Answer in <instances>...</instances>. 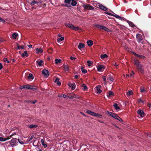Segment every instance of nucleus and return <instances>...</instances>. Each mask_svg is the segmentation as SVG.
Instances as JSON below:
<instances>
[{
  "instance_id": "nucleus-1",
  "label": "nucleus",
  "mask_w": 151,
  "mask_h": 151,
  "mask_svg": "<svg viewBox=\"0 0 151 151\" xmlns=\"http://www.w3.org/2000/svg\"><path fill=\"white\" fill-rule=\"evenodd\" d=\"M18 142L16 138H13L9 142H6L5 143V145L7 147H14L17 145Z\"/></svg>"
},
{
  "instance_id": "nucleus-2",
  "label": "nucleus",
  "mask_w": 151,
  "mask_h": 151,
  "mask_svg": "<svg viewBox=\"0 0 151 151\" xmlns=\"http://www.w3.org/2000/svg\"><path fill=\"white\" fill-rule=\"evenodd\" d=\"M134 63L136 65L138 70H139L141 73H143L144 72L143 68L140 63L137 60L134 59Z\"/></svg>"
},
{
  "instance_id": "nucleus-3",
  "label": "nucleus",
  "mask_w": 151,
  "mask_h": 151,
  "mask_svg": "<svg viewBox=\"0 0 151 151\" xmlns=\"http://www.w3.org/2000/svg\"><path fill=\"white\" fill-rule=\"evenodd\" d=\"M95 26L100 29H103L108 32H112L111 30L108 29L106 27L103 25L99 24H95Z\"/></svg>"
},
{
  "instance_id": "nucleus-4",
  "label": "nucleus",
  "mask_w": 151,
  "mask_h": 151,
  "mask_svg": "<svg viewBox=\"0 0 151 151\" xmlns=\"http://www.w3.org/2000/svg\"><path fill=\"white\" fill-rule=\"evenodd\" d=\"M137 40L139 43L143 44L142 42L143 38L142 35L140 34H137L136 35Z\"/></svg>"
},
{
  "instance_id": "nucleus-5",
  "label": "nucleus",
  "mask_w": 151,
  "mask_h": 151,
  "mask_svg": "<svg viewBox=\"0 0 151 151\" xmlns=\"http://www.w3.org/2000/svg\"><path fill=\"white\" fill-rule=\"evenodd\" d=\"M107 14L109 15H111L112 16H114L116 17V18L120 20H122L124 19V18L116 14H111V13H109V12H106V13Z\"/></svg>"
},
{
  "instance_id": "nucleus-6",
  "label": "nucleus",
  "mask_w": 151,
  "mask_h": 151,
  "mask_svg": "<svg viewBox=\"0 0 151 151\" xmlns=\"http://www.w3.org/2000/svg\"><path fill=\"white\" fill-rule=\"evenodd\" d=\"M42 73L46 77H48L49 76V72L46 70H43L42 71Z\"/></svg>"
},
{
  "instance_id": "nucleus-7",
  "label": "nucleus",
  "mask_w": 151,
  "mask_h": 151,
  "mask_svg": "<svg viewBox=\"0 0 151 151\" xmlns=\"http://www.w3.org/2000/svg\"><path fill=\"white\" fill-rule=\"evenodd\" d=\"M83 7H84L85 9L88 10H91L93 9V7L88 4L83 5Z\"/></svg>"
},
{
  "instance_id": "nucleus-8",
  "label": "nucleus",
  "mask_w": 151,
  "mask_h": 151,
  "mask_svg": "<svg viewBox=\"0 0 151 151\" xmlns=\"http://www.w3.org/2000/svg\"><path fill=\"white\" fill-rule=\"evenodd\" d=\"M65 25L67 27H69L71 29H73V28L74 26L73 25L69 23H65Z\"/></svg>"
},
{
  "instance_id": "nucleus-9",
  "label": "nucleus",
  "mask_w": 151,
  "mask_h": 151,
  "mask_svg": "<svg viewBox=\"0 0 151 151\" xmlns=\"http://www.w3.org/2000/svg\"><path fill=\"white\" fill-rule=\"evenodd\" d=\"M137 113L140 115L141 117H143L144 116V113L142 110L139 109L137 111Z\"/></svg>"
},
{
  "instance_id": "nucleus-10",
  "label": "nucleus",
  "mask_w": 151,
  "mask_h": 151,
  "mask_svg": "<svg viewBox=\"0 0 151 151\" xmlns=\"http://www.w3.org/2000/svg\"><path fill=\"white\" fill-rule=\"evenodd\" d=\"M104 66L100 65L97 66V70L99 72H102V69L103 68L104 69Z\"/></svg>"
},
{
  "instance_id": "nucleus-11",
  "label": "nucleus",
  "mask_w": 151,
  "mask_h": 151,
  "mask_svg": "<svg viewBox=\"0 0 151 151\" xmlns=\"http://www.w3.org/2000/svg\"><path fill=\"white\" fill-rule=\"evenodd\" d=\"M100 8L104 11H107V8H106L105 6H103L101 4H99V5Z\"/></svg>"
},
{
  "instance_id": "nucleus-12",
  "label": "nucleus",
  "mask_w": 151,
  "mask_h": 151,
  "mask_svg": "<svg viewBox=\"0 0 151 151\" xmlns=\"http://www.w3.org/2000/svg\"><path fill=\"white\" fill-rule=\"evenodd\" d=\"M68 86L69 87L72 88L71 89L74 90L75 88L76 85L74 83H71L70 82H69L68 83Z\"/></svg>"
},
{
  "instance_id": "nucleus-13",
  "label": "nucleus",
  "mask_w": 151,
  "mask_h": 151,
  "mask_svg": "<svg viewBox=\"0 0 151 151\" xmlns=\"http://www.w3.org/2000/svg\"><path fill=\"white\" fill-rule=\"evenodd\" d=\"M101 87V86L99 85H98L96 87L97 92L98 93H101L102 91L100 89Z\"/></svg>"
},
{
  "instance_id": "nucleus-14",
  "label": "nucleus",
  "mask_w": 151,
  "mask_h": 151,
  "mask_svg": "<svg viewBox=\"0 0 151 151\" xmlns=\"http://www.w3.org/2000/svg\"><path fill=\"white\" fill-rule=\"evenodd\" d=\"M24 88L26 89H36L35 88H33L32 86L29 85H24Z\"/></svg>"
},
{
  "instance_id": "nucleus-15",
  "label": "nucleus",
  "mask_w": 151,
  "mask_h": 151,
  "mask_svg": "<svg viewBox=\"0 0 151 151\" xmlns=\"http://www.w3.org/2000/svg\"><path fill=\"white\" fill-rule=\"evenodd\" d=\"M43 62V61L42 60L40 61L37 60L36 61V63H37L38 65L40 67L42 66V63Z\"/></svg>"
},
{
  "instance_id": "nucleus-16",
  "label": "nucleus",
  "mask_w": 151,
  "mask_h": 151,
  "mask_svg": "<svg viewBox=\"0 0 151 151\" xmlns=\"http://www.w3.org/2000/svg\"><path fill=\"white\" fill-rule=\"evenodd\" d=\"M86 112L90 114L91 115L93 116H94V115H95V113L92 111H91L90 110H87L86 111Z\"/></svg>"
},
{
  "instance_id": "nucleus-17",
  "label": "nucleus",
  "mask_w": 151,
  "mask_h": 151,
  "mask_svg": "<svg viewBox=\"0 0 151 151\" xmlns=\"http://www.w3.org/2000/svg\"><path fill=\"white\" fill-rule=\"evenodd\" d=\"M114 95V93L111 91H109L108 93L107 94V96L108 98H109Z\"/></svg>"
},
{
  "instance_id": "nucleus-18",
  "label": "nucleus",
  "mask_w": 151,
  "mask_h": 151,
  "mask_svg": "<svg viewBox=\"0 0 151 151\" xmlns=\"http://www.w3.org/2000/svg\"><path fill=\"white\" fill-rule=\"evenodd\" d=\"M84 47L85 45L84 44L80 43L78 46V48L79 50H81V48H84Z\"/></svg>"
},
{
  "instance_id": "nucleus-19",
  "label": "nucleus",
  "mask_w": 151,
  "mask_h": 151,
  "mask_svg": "<svg viewBox=\"0 0 151 151\" xmlns=\"http://www.w3.org/2000/svg\"><path fill=\"white\" fill-rule=\"evenodd\" d=\"M58 96L60 97H62L65 98H70V96H67L64 94L58 95Z\"/></svg>"
},
{
  "instance_id": "nucleus-20",
  "label": "nucleus",
  "mask_w": 151,
  "mask_h": 151,
  "mask_svg": "<svg viewBox=\"0 0 151 151\" xmlns=\"http://www.w3.org/2000/svg\"><path fill=\"white\" fill-rule=\"evenodd\" d=\"M9 139L10 138L9 137L7 138H4L1 137H0V141L1 142H4Z\"/></svg>"
},
{
  "instance_id": "nucleus-21",
  "label": "nucleus",
  "mask_w": 151,
  "mask_h": 151,
  "mask_svg": "<svg viewBox=\"0 0 151 151\" xmlns=\"http://www.w3.org/2000/svg\"><path fill=\"white\" fill-rule=\"evenodd\" d=\"M37 51V53H42L43 52V50L41 48L38 49V48H36L35 49Z\"/></svg>"
},
{
  "instance_id": "nucleus-22",
  "label": "nucleus",
  "mask_w": 151,
  "mask_h": 151,
  "mask_svg": "<svg viewBox=\"0 0 151 151\" xmlns=\"http://www.w3.org/2000/svg\"><path fill=\"white\" fill-rule=\"evenodd\" d=\"M29 128L32 129L35 128L37 127V126L35 124H30L28 125Z\"/></svg>"
},
{
  "instance_id": "nucleus-23",
  "label": "nucleus",
  "mask_w": 151,
  "mask_h": 151,
  "mask_svg": "<svg viewBox=\"0 0 151 151\" xmlns=\"http://www.w3.org/2000/svg\"><path fill=\"white\" fill-rule=\"evenodd\" d=\"M63 67L65 71H68L69 70V66L67 65H64Z\"/></svg>"
},
{
  "instance_id": "nucleus-24",
  "label": "nucleus",
  "mask_w": 151,
  "mask_h": 151,
  "mask_svg": "<svg viewBox=\"0 0 151 151\" xmlns=\"http://www.w3.org/2000/svg\"><path fill=\"white\" fill-rule=\"evenodd\" d=\"M87 43L89 47L91 46L93 44V42L91 40H88L87 41Z\"/></svg>"
},
{
  "instance_id": "nucleus-25",
  "label": "nucleus",
  "mask_w": 151,
  "mask_h": 151,
  "mask_svg": "<svg viewBox=\"0 0 151 151\" xmlns=\"http://www.w3.org/2000/svg\"><path fill=\"white\" fill-rule=\"evenodd\" d=\"M59 78H56L55 80V83H57L58 85L59 86H60L61 83L59 81Z\"/></svg>"
},
{
  "instance_id": "nucleus-26",
  "label": "nucleus",
  "mask_w": 151,
  "mask_h": 151,
  "mask_svg": "<svg viewBox=\"0 0 151 151\" xmlns=\"http://www.w3.org/2000/svg\"><path fill=\"white\" fill-rule=\"evenodd\" d=\"M28 56V55L27 54V52L26 51H24V53H23L22 54V56L23 57H24L25 56L27 57Z\"/></svg>"
},
{
  "instance_id": "nucleus-27",
  "label": "nucleus",
  "mask_w": 151,
  "mask_h": 151,
  "mask_svg": "<svg viewBox=\"0 0 151 151\" xmlns=\"http://www.w3.org/2000/svg\"><path fill=\"white\" fill-rule=\"evenodd\" d=\"M113 106L116 110H118L120 108L116 103H115L113 105Z\"/></svg>"
},
{
  "instance_id": "nucleus-28",
  "label": "nucleus",
  "mask_w": 151,
  "mask_h": 151,
  "mask_svg": "<svg viewBox=\"0 0 151 151\" xmlns=\"http://www.w3.org/2000/svg\"><path fill=\"white\" fill-rule=\"evenodd\" d=\"M41 142L42 145H43L44 147L45 148L47 147V145L45 144L44 140L43 139H41Z\"/></svg>"
},
{
  "instance_id": "nucleus-29",
  "label": "nucleus",
  "mask_w": 151,
  "mask_h": 151,
  "mask_svg": "<svg viewBox=\"0 0 151 151\" xmlns=\"http://www.w3.org/2000/svg\"><path fill=\"white\" fill-rule=\"evenodd\" d=\"M126 95L128 96H129L132 95L133 92L132 90H129L128 92H126Z\"/></svg>"
},
{
  "instance_id": "nucleus-30",
  "label": "nucleus",
  "mask_w": 151,
  "mask_h": 151,
  "mask_svg": "<svg viewBox=\"0 0 151 151\" xmlns=\"http://www.w3.org/2000/svg\"><path fill=\"white\" fill-rule=\"evenodd\" d=\"M94 116L96 117L99 118H102V115L100 114H97L95 113V115H94Z\"/></svg>"
},
{
  "instance_id": "nucleus-31",
  "label": "nucleus",
  "mask_w": 151,
  "mask_h": 151,
  "mask_svg": "<svg viewBox=\"0 0 151 151\" xmlns=\"http://www.w3.org/2000/svg\"><path fill=\"white\" fill-rule=\"evenodd\" d=\"M28 78L29 79H33L34 78L33 75L31 73L29 74V76L28 77Z\"/></svg>"
},
{
  "instance_id": "nucleus-32",
  "label": "nucleus",
  "mask_w": 151,
  "mask_h": 151,
  "mask_svg": "<svg viewBox=\"0 0 151 151\" xmlns=\"http://www.w3.org/2000/svg\"><path fill=\"white\" fill-rule=\"evenodd\" d=\"M106 112L109 114L110 116H112L113 115H115V113L109 111H106Z\"/></svg>"
},
{
  "instance_id": "nucleus-33",
  "label": "nucleus",
  "mask_w": 151,
  "mask_h": 151,
  "mask_svg": "<svg viewBox=\"0 0 151 151\" xmlns=\"http://www.w3.org/2000/svg\"><path fill=\"white\" fill-rule=\"evenodd\" d=\"M82 87H83V90L86 91L87 90V87L85 84H83L82 85Z\"/></svg>"
},
{
  "instance_id": "nucleus-34",
  "label": "nucleus",
  "mask_w": 151,
  "mask_h": 151,
  "mask_svg": "<svg viewBox=\"0 0 151 151\" xmlns=\"http://www.w3.org/2000/svg\"><path fill=\"white\" fill-rule=\"evenodd\" d=\"M64 37H61V38H58L57 39V42H61L62 41H63L64 40Z\"/></svg>"
},
{
  "instance_id": "nucleus-35",
  "label": "nucleus",
  "mask_w": 151,
  "mask_h": 151,
  "mask_svg": "<svg viewBox=\"0 0 151 151\" xmlns=\"http://www.w3.org/2000/svg\"><path fill=\"white\" fill-rule=\"evenodd\" d=\"M107 55L106 54H104V55H101L100 57L101 59H104L107 58Z\"/></svg>"
},
{
  "instance_id": "nucleus-36",
  "label": "nucleus",
  "mask_w": 151,
  "mask_h": 151,
  "mask_svg": "<svg viewBox=\"0 0 151 151\" xmlns=\"http://www.w3.org/2000/svg\"><path fill=\"white\" fill-rule=\"evenodd\" d=\"M18 36V34L16 33H14L12 34V37H13L15 39H16L17 38V37Z\"/></svg>"
},
{
  "instance_id": "nucleus-37",
  "label": "nucleus",
  "mask_w": 151,
  "mask_h": 151,
  "mask_svg": "<svg viewBox=\"0 0 151 151\" xmlns=\"http://www.w3.org/2000/svg\"><path fill=\"white\" fill-rule=\"evenodd\" d=\"M55 64H58L60 62L61 60L60 59H56L55 60Z\"/></svg>"
},
{
  "instance_id": "nucleus-38",
  "label": "nucleus",
  "mask_w": 151,
  "mask_h": 151,
  "mask_svg": "<svg viewBox=\"0 0 151 151\" xmlns=\"http://www.w3.org/2000/svg\"><path fill=\"white\" fill-rule=\"evenodd\" d=\"M17 49L20 50L21 49H23L24 48V46L23 45L21 46L19 45L18 44H17Z\"/></svg>"
},
{
  "instance_id": "nucleus-39",
  "label": "nucleus",
  "mask_w": 151,
  "mask_h": 151,
  "mask_svg": "<svg viewBox=\"0 0 151 151\" xmlns=\"http://www.w3.org/2000/svg\"><path fill=\"white\" fill-rule=\"evenodd\" d=\"M71 1L72 2L71 3V4L72 5L74 6H75L77 4L76 2L73 0H72Z\"/></svg>"
},
{
  "instance_id": "nucleus-40",
  "label": "nucleus",
  "mask_w": 151,
  "mask_h": 151,
  "mask_svg": "<svg viewBox=\"0 0 151 151\" xmlns=\"http://www.w3.org/2000/svg\"><path fill=\"white\" fill-rule=\"evenodd\" d=\"M137 57L139 58V59H143L145 57L143 55H137Z\"/></svg>"
},
{
  "instance_id": "nucleus-41",
  "label": "nucleus",
  "mask_w": 151,
  "mask_h": 151,
  "mask_svg": "<svg viewBox=\"0 0 151 151\" xmlns=\"http://www.w3.org/2000/svg\"><path fill=\"white\" fill-rule=\"evenodd\" d=\"M130 26L134 27H135L134 25L131 22H129L128 23Z\"/></svg>"
},
{
  "instance_id": "nucleus-42",
  "label": "nucleus",
  "mask_w": 151,
  "mask_h": 151,
  "mask_svg": "<svg viewBox=\"0 0 151 151\" xmlns=\"http://www.w3.org/2000/svg\"><path fill=\"white\" fill-rule=\"evenodd\" d=\"M71 0H65L64 2L65 4H69L70 3Z\"/></svg>"
},
{
  "instance_id": "nucleus-43",
  "label": "nucleus",
  "mask_w": 151,
  "mask_h": 151,
  "mask_svg": "<svg viewBox=\"0 0 151 151\" xmlns=\"http://www.w3.org/2000/svg\"><path fill=\"white\" fill-rule=\"evenodd\" d=\"M107 79H109V80L111 82H112L114 80L113 78L111 77V76H109Z\"/></svg>"
},
{
  "instance_id": "nucleus-44",
  "label": "nucleus",
  "mask_w": 151,
  "mask_h": 151,
  "mask_svg": "<svg viewBox=\"0 0 151 151\" xmlns=\"http://www.w3.org/2000/svg\"><path fill=\"white\" fill-rule=\"evenodd\" d=\"M18 141L19 142L21 145H23L24 144L23 141L21 139H18Z\"/></svg>"
},
{
  "instance_id": "nucleus-45",
  "label": "nucleus",
  "mask_w": 151,
  "mask_h": 151,
  "mask_svg": "<svg viewBox=\"0 0 151 151\" xmlns=\"http://www.w3.org/2000/svg\"><path fill=\"white\" fill-rule=\"evenodd\" d=\"M81 29L78 27H75V26H74V27L73 28V30H74L75 31H77L78 30H79Z\"/></svg>"
},
{
  "instance_id": "nucleus-46",
  "label": "nucleus",
  "mask_w": 151,
  "mask_h": 151,
  "mask_svg": "<svg viewBox=\"0 0 151 151\" xmlns=\"http://www.w3.org/2000/svg\"><path fill=\"white\" fill-rule=\"evenodd\" d=\"M87 63H88V66H91V65L92 64V62L90 60H88L87 61Z\"/></svg>"
},
{
  "instance_id": "nucleus-47",
  "label": "nucleus",
  "mask_w": 151,
  "mask_h": 151,
  "mask_svg": "<svg viewBox=\"0 0 151 151\" xmlns=\"http://www.w3.org/2000/svg\"><path fill=\"white\" fill-rule=\"evenodd\" d=\"M116 119L118 120L119 121H120L121 122H123V120L119 116Z\"/></svg>"
},
{
  "instance_id": "nucleus-48",
  "label": "nucleus",
  "mask_w": 151,
  "mask_h": 151,
  "mask_svg": "<svg viewBox=\"0 0 151 151\" xmlns=\"http://www.w3.org/2000/svg\"><path fill=\"white\" fill-rule=\"evenodd\" d=\"M118 116L117 114L115 113V115H113L112 117L116 119L117 118V117H118Z\"/></svg>"
},
{
  "instance_id": "nucleus-49",
  "label": "nucleus",
  "mask_w": 151,
  "mask_h": 151,
  "mask_svg": "<svg viewBox=\"0 0 151 151\" xmlns=\"http://www.w3.org/2000/svg\"><path fill=\"white\" fill-rule=\"evenodd\" d=\"M33 137H34V136L33 135H32L29 139H27L28 141V142L30 141L31 140H32L33 139Z\"/></svg>"
},
{
  "instance_id": "nucleus-50",
  "label": "nucleus",
  "mask_w": 151,
  "mask_h": 151,
  "mask_svg": "<svg viewBox=\"0 0 151 151\" xmlns=\"http://www.w3.org/2000/svg\"><path fill=\"white\" fill-rule=\"evenodd\" d=\"M145 90L144 87H141L140 88V92L141 93H142L145 91Z\"/></svg>"
},
{
  "instance_id": "nucleus-51",
  "label": "nucleus",
  "mask_w": 151,
  "mask_h": 151,
  "mask_svg": "<svg viewBox=\"0 0 151 151\" xmlns=\"http://www.w3.org/2000/svg\"><path fill=\"white\" fill-rule=\"evenodd\" d=\"M0 22L2 23H4L5 22V21L1 18L0 17Z\"/></svg>"
},
{
  "instance_id": "nucleus-52",
  "label": "nucleus",
  "mask_w": 151,
  "mask_h": 151,
  "mask_svg": "<svg viewBox=\"0 0 151 151\" xmlns=\"http://www.w3.org/2000/svg\"><path fill=\"white\" fill-rule=\"evenodd\" d=\"M4 62H5V61H6V63H9V61L7 59V58H5L4 59Z\"/></svg>"
},
{
  "instance_id": "nucleus-53",
  "label": "nucleus",
  "mask_w": 151,
  "mask_h": 151,
  "mask_svg": "<svg viewBox=\"0 0 151 151\" xmlns=\"http://www.w3.org/2000/svg\"><path fill=\"white\" fill-rule=\"evenodd\" d=\"M82 73H87V71L86 70V69H83V70H82Z\"/></svg>"
},
{
  "instance_id": "nucleus-54",
  "label": "nucleus",
  "mask_w": 151,
  "mask_h": 151,
  "mask_svg": "<svg viewBox=\"0 0 151 151\" xmlns=\"http://www.w3.org/2000/svg\"><path fill=\"white\" fill-rule=\"evenodd\" d=\"M70 58L71 60H73L76 59V58L74 57H70Z\"/></svg>"
},
{
  "instance_id": "nucleus-55",
  "label": "nucleus",
  "mask_w": 151,
  "mask_h": 151,
  "mask_svg": "<svg viewBox=\"0 0 151 151\" xmlns=\"http://www.w3.org/2000/svg\"><path fill=\"white\" fill-rule=\"evenodd\" d=\"M102 78L104 81H106V79L105 76H103L102 77Z\"/></svg>"
},
{
  "instance_id": "nucleus-56",
  "label": "nucleus",
  "mask_w": 151,
  "mask_h": 151,
  "mask_svg": "<svg viewBox=\"0 0 151 151\" xmlns=\"http://www.w3.org/2000/svg\"><path fill=\"white\" fill-rule=\"evenodd\" d=\"M138 102L140 103V102H142L143 103H144V102L142 101V100L141 99H139L138 100Z\"/></svg>"
},
{
  "instance_id": "nucleus-57",
  "label": "nucleus",
  "mask_w": 151,
  "mask_h": 151,
  "mask_svg": "<svg viewBox=\"0 0 151 151\" xmlns=\"http://www.w3.org/2000/svg\"><path fill=\"white\" fill-rule=\"evenodd\" d=\"M37 101L36 100H35L32 102L31 101H30V102L31 103H32L33 104H35L37 102Z\"/></svg>"
},
{
  "instance_id": "nucleus-58",
  "label": "nucleus",
  "mask_w": 151,
  "mask_h": 151,
  "mask_svg": "<svg viewBox=\"0 0 151 151\" xmlns=\"http://www.w3.org/2000/svg\"><path fill=\"white\" fill-rule=\"evenodd\" d=\"M3 68V66L2 64L0 63V70H1Z\"/></svg>"
},
{
  "instance_id": "nucleus-59",
  "label": "nucleus",
  "mask_w": 151,
  "mask_h": 151,
  "mask_svg": "<svg viewBox=\"0 0 151 151\" xmlns=\"http://www.w3.org/2000/svg\"><path fill=\"white\" fill-rule=\"evenodd\" d=\"M23 88H24V86H22L20 87V89H22Z\"/></svg>"
},
{
  "instance_id": "nucleus-60",
  "label": "nucleus",
  "mask_w": 151,
  "mask_h": 151,
  "mask_svg": "<svg viewBox=\"0 0 151 151\" xmlns=\"http://www.w3.org/2000/svg\"><path fill=\"white\" fill-rule=\"evenodd\" d=\"M147 106L149 107L150 108L151 107V104L150 103H148L147 105Z\"/></svg>"
},
{
  "instance_id": "nucleus-61",
  "label": "nucleus",
  "mask_w": 151,
  "mask_h": 151,
  "mask_svg": "<svg viewBox=\"0 0 151 151\" xmlns=\"http://www.w3.org/2000/svg\"><path fill=\"white\" fill-rule=\"evenodd\" d=\"M78 77V75H76L74 76V78L75 79H77Z\"/></svg>"
},
{
  "instance_id": "nucleus-62",
  "label": "nucleus",
  "mask_w": 151,
  "mask_h": 151,
  "mask_svg": "<svg viewBox=\"0 0 151 151\" xmlns=\"http://www.w3.org/2000/svg\"><path fill=\"white\" fill-rule=\"evenodd\" d=\"M3 41V39L0 38V43L2 42Z\"/></svg>"
},
{
  "instance_id": "nucleus-63",
  "label": "nucleus",
  "mask_w": 151,
  "mask_h": 151,
  "mask_svg": "<svg viewBox=\"0 0 151 151\" xmlns=\"http://www.w3.org/2000/svg\"><path fill=\"white\" fill-rule=\"evenodd\" d=\"M28 47L30 48H31L32 47V45H28Z\"/></svg>"
},
{
  "instance_id": "nucleus-64",
  "label": "nucleus",
  "mask_w": 151,
  "mask_h": 151,
  "mask_svg": "<svg viewBox=\"0 0 151 151\" xmlns=\"http://www.w3.org/2000/svg\"><path fill=\"white\" fill-rule=\"evenodd\" d=\"M81 114H82L83 116H86V115L83 112H81Z\"/></svg>"
}]
</instances>
